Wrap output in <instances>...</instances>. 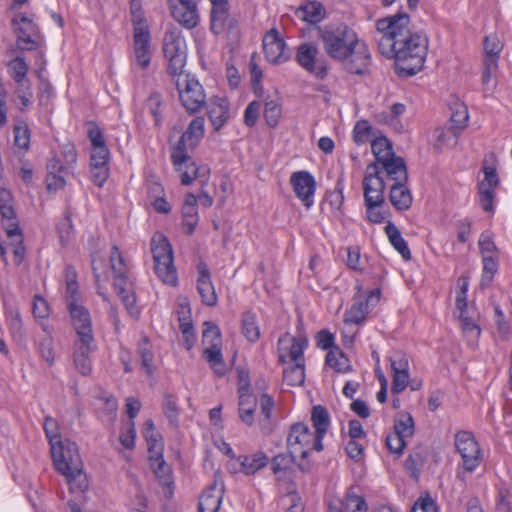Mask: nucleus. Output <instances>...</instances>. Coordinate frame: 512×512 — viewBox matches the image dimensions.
Instances as JSON below:
<instances>
[{
	"instance_id": "obj_19",
	"label": "nucleus",
	"mask_w": 512,
	"mask_h": 512,
	"mask_svg": "<svg viewBox=\"0 0 512 512\" xmlns=\"http://www.w3.org/2000/svg\"><path fill=\"white\" fill-rule=\"evenodd\" d=\"M344 61L348 72L358 75L367 73L371 64V56L367 45L358 39L357 44H355L348 58Z\"/></svg>"
},
{
	"instance_id": "obj_23",
	"label": "nucleus",
	"mask_w": 512,
	"mask_h": 512,
	"mask_svg": "<svg viewBox=\"0 0 512 512\" xmlns=\"http://www.w3.org/2000/svg\"><path fill=\"white\" fill-rule=\"evenodd\" d=\"M311 421L315 429L314 433L316 434L315 450L320 452L323 450L322 439L330 425V417L327 409L322 405L314 406L311 411Z\"/></svg>"
},
{
	"instance_id": "obj_59",
	"label": "nucleus",
	"mask_w": 512,
	"mask_h": 512,
	"mask_svg": "<svg viewBox=\"0 0 512 512\" xmlns=\"http://www.w3.org/2000/svg\"><path fill=\"white\" fill-rule=\"evenodd\" d=\"M14 144L21 149L28 150L30 146V129L25 123L15 125Z\"/></svg>"
},
{
	"instance_id": "obj_39",
	"label": "nucleus",
	"mask_w": 512,
	"mask_h": 512,
	"mask_svg": "<svg viewBox=\"0 0 512 512\" xmlns=\"http://www.w3.org/2000/svg\"><path fill=\"white\" fill-rule=\"evenodd\" d=\"M203 355L218 376H223L226 373V365L223 361L221 346H205Z\"/></svg>"
},
{
	"instance_id": "obj_2",
	"label": "nucleus",
	"mask_w": 512,
	"mask_h": 512,
	"mask_svg": "<svg viewBox=\"0 0 512 512\" xmlns=\"http://www.w3.org/2000/svg\"><path fill=\"white\" fill-rule=\"evenodd\" d=\"M318 32L326 54L337 61L347 59L357 44L356 33L347 25L318 27Z\"/></svg>"
},
{
	"instance_id": "obj_30",
	"label": "nucleus",
	"mask_w": 512,
	"mask_h": 512,
	"mask_svg": "<svg viewBox=\"0 0 512 512\" xmlns=\"http://www.w3.org/2000/svg\"><path fill=\"white\" fill-rule=\"evenodd\" d=\"M208 116L215 130H219L229 118V105L225 99L216 98L208 105Z\"/></svg>"
},
{
	"instance_id": "obj_4",
	"label": "nucleus",
	"mask_w": 512,
	"mask_h": 512,
	"mask_svg": "<svg viewBox=\"0 0 512 512\" xmlns=\"http://www.w3.org/2000/svg\"><path fill=\"white\" fill-rule=\"evenodd\" d=\"M163 53L168 61L167 72L171 76H181L187 59V46L181 32L176 28L165 32Z\"/></svg>"
},
{
	"instance_id": "obj_62",
	"label": "nucleus",
	"mask_w": 512,
	"mask_h": 512,
	"mask_svg": "<svg viewBox=\"0 0 512 512\" xmlns=\"http://www.w3.org/2000/svg\"><path fill=\"white\" fill-rule=\"evenodd\" d=\"M163 409L166 417L168 418L171 425L177 424L178 419V407L176 399L173 395L166 393L164 395Z\"/></svg>"
},
{
	"instance_id": "obj_57",
	"label": "nucleus",
	"mask_w": 512,
	"mask_h": 512,
	"mask_svg": "<svg viewBox=\"0 0 512 512\" xmlns=\"http://www.w3.org/2000/svg\"><path fill=\"white\" fill-rule=\"evenodd\" d=\"M45 435L49 440L50 447L55 444H59L61 441V435L59 433V424L56 419L51 416L45 417L44 421Z\"/></svg>"
},
{
	"instance_id": "obj_16",
	"label": "nucleus",
	"mask_w": 512,
	"mask_h": 512,
	"mask_svg": "<svg viewBox=\"0 0 512 512\" xmlns=\"http://www.w3.org/2000/svg\"><path fill=\"white\" fill-rule=\"evenodd\" d=\"M110 269L114 274V288L118 295L132 291V284L127 277V268L124 258L118 248L114 245L110 254Z\"/></svg>"
},
{
	"instance_id": "obj_44",
	"label": "nucleus",
	"mask_w": 512,
	"mask_h": 512,
	"mask_svg": "<svg viewBox=\"0 0 512 512\" xmlns=\"http://www.w3.org/2000/svg\"><path fill=\"white\" fill-rule=\"evenodd\" d=\"M138 354L141 358V366L145 369L148 376L153 374V359L154 354L151 349V344L148 337L143 336L138 345Z\"/></svg>"
},
{
	"instance_id": "obj_38",
	"label": "nucleus",
	"mask_w": 512,
	"mask_h": 512,
	"mask_svg": "<svg viewBox=\"0 0 512 512\" xmlns=\"http://www.w3.org/2000/svg\"><path fill=\"white\" fill-rule=\"evenodd\" d=\"M241 471L247 475L256 473L268 463V458L263 452H257L253 455L239 457Z\"/></svg>"
},
{
	"instance_id": "obj_54",
	"label": "nucleus",
	"mask_w": 512,
	"mask_h": 512,
	"mask_svg": "<svg viewBox=\"0 0 512 512\" xmlns=\"http://www.w3.org/2000/svg\"><path fill=\"white\" fill-rule=\"evenodd\" d=\"M394 433L404 438L411 437L414 433V421L410 414L403 415L394 423Z\"/></svg>"
},
{
	"instance_id": "obj_14",
	"label": "nucleus",
	"mask_w": 512,
	"mask_h": 512,
	"mask_svg": "<svg viewBox=\"0 0 512 512\" xmlns=\"http://www.w3.org/2000/svg\"><path fill=\"white\" fill-rule=\"evenodd\" d=\"M306 346V338L294 337L289 333H284L278 339L279 361L284 364L286 363V357L289 356L290 360L294 363H304L303 352Z\"/></svg>"
},
{
	"instance_id": "obj_41",
	"label": "nucleus",
	"mask_w": 512,
	"mask_h": 512,
	"mask_svg": "<svg viewBox=\"0 0 512 512\" xmlns=\"http://www.w3.org/2000/svg\"><path fill=\"white\" fill-rule=\"evenodd\" d=\"M83 465L78 467L77 470H68L62 473L69 484L70 491L72 493L79 492L83 493L88 489V479L86 474L83 473Z\"/></svg>"
},
{
	"instance_id": "obj_61",
	"label": "nucleus",
	"mask_w": 512,
	"mask_h": 512,
	"mask_svg": "<svg viewBox=\"0 0 512 512\" xmlns=\"http://www.w3.org/2000/svg\"><path fill=\"white\" fill-rule=\"evenodd\" d=\"M436 133V140L441 145H447L451 141L453 144H456L458 137L460 136L459 129L454 128L453 126H447L441 129H437L435 131Z\"/></svg>"
},
{
	"instance_id": "obj_10",
	"label": "nucleus",
	"mask_w": 512,
	"mask_h": 512,
	"mask_svg": "<svg viewBox=\"0 0 512 512\" xmlns=\"http://www.w3.org/2000/svg\"><path fill=\"white\" fill-rule=\"evenodd\" d=\"M14 32L17 35V47L21 51H32L38 46L37 28L33 21L24 14H17L12 19Z\"/></svg>"
},
{
	"instance_id": "obj_48",
	"label": "nucleus",
	"mask_w": 512,
	"mask_h": 512,
	"mask_svg": "<svg viewBox=\"0 0 512 512\" xmlns=\"http://www.w3.org/2000/svg\"><path fill=\"white\" fill-rule=\"evenodd\" d=\"M283 380L290 386H300L305 380L304 363L297 362L283 371Z\"/></svg>"
},
{
	"instance_id": "obj_20",
	"label": "nucleus",
	"mask_w": 512,
	"mask_h": 512,
	"mask_svg": "<svg viewBox=\"0 0 512 512\" xmlns=\"http://www.w3.org/2000/svg\"><path fill=\"white\" fill-rule=\"evenodd\" d=\"M380 299V289L376 288L369 292L363 300L357 299L351 308L346 311L344 321L347 324H361L369 311L370 306L376 305Z\"/></svg>"
},
{
	"instance_id": "obj_60",
	"label": "nucleus",
	"mask_w": 512,
	"mask_h": 512,
	"mask_svg": "<svg viewBox=\"0 0 512 512\" xmlns=\"http://www.w3.org/2000/svg\"><path fill=\"white\" fill-rule=\"evenodd\" d=\"M10 245H12L14 247L13 248L14 263H15V265L19 266L23 262V260L25 258V253H26L22 230L19 231V233L15 232V234L13 235V238L10 239Z\"/></svg>"
},
{
	"instance_id": "obj_25",
	"label": "nucleus",
	"mask_w": 512,
	"mask_h": 512,
	"mask_svg": "<svg viewBox=\"0 0 512 512\" xmlns=\"http://www.w3.org/2000/svg\"><path fill=\"white\" fill-rule=\"evenodd\" d=\"M410 22L407 13H397L396 15L379 19L376 22V29L379 35L391 34V32H405V28Z\"/></svg>"
},
{
	"instance_id": "obj_17",
	"label": "nucleus",
	"mask_w": 512,
	"mask_h": 512,
	"mask_svg": "<svg viewBox=\"0 0 512 512\" xmlns=\"http://www.w3.org/2000/svg\"><path fill=\"white\" fill-rule=\"evenodd\" d=\"M263 49L266 59L272 64L286 62L290 55L286 51L285 41L276 29H271L263 38Z\"/></svg>"
},
{
	"instance_id": "obj_34",
	"label": "nucleus",
	"mask_w": 512,
	"mask_h": 512,
	"mask_svg": "<svg viewBox=\"0 0 512 512\" xmlns=\"http://www.w3.org/2000/svg\"><path fill=\"white\" fill-rule=\"evenodd\" d=\"M372 153L375 156V162L380 167V163L395 156L392 144L386 137H377L371 142Z\"/></svg>"
},
{
	"instance_id": "obj_6",
	"label": "nucleus",
	"mask_w": 512,
	"mask_h": 512,
	"mask_svg": "<svg viewBox=\"0 0 512 512\" xmlns=\"http://www.w3.org/2000/svg\"><path fill=\"white\" fill-rule=\"evenodd\" d=\"M177 77L176 88L183 107L190 114L197 113L206 103L202 85L188 74Z\"/></svg>"
},
{
	"instance_id": "obj_27",
	"label": "nucleus",
	"mask_w": 512,
	"mask_h": 512,
	"mask_svg": "<svg viewBox=\"0 0 512 512\" xmlns=\"http://www.w3.org/2000/svg\"><path fill=\"white\" fill-rule=\"evenodd\" d=\"M407 182L394 183L390 188L389 200L398 211L408 210L412 205V195L406 187Z\"/></svg>"
},
{
	"instance_id": "obj_33",
	"label": "nucleus",
	"mask_w": 512,
	"mask_h": 512,
	"mask_svg": "<svg viewBox=\"0 0 512 512\" xmlns=\"http://www.w3.org/2000/svg\"><path fill=\"white\" fill-rule=\"evenodd\" d=\"M129 10L134 33H150L141 0H130Z\"/></svg>"
},
{
	"instance_id": "obj_51",
	"label": "nucleus",
	"mask_w": 512,
	"mask_h": 512,
	"mask_svg": "<svg viewBox=\"0 0 512 512\" xmlns=\"http://www.w3.org/2000/svg\"><path fill=\"white\" fill-rule=\"evenodd\" d=\"M91 265L95 282L97 284V287L100 288V283L106 282L109 279L106 260L99 255L93 254Z\"/></svg>"
},
{
	"instance_id": "obj_32",
	"label": "nucleus",
	"mask_w": 512,
	"mask_h": 512,
	"mask_svg": "<svg viewBox=\"0 0 512 512\" xmlns=\"http://www.w3.org/2000/svg\"><path fill=\"white\" fill-rule=\"evenodd\" d=\"M180 173L181 184L190 185L194 180L199 179L202 184L206 183L210 174L208 166H196L191 160L184 164L183 170Z\"/></svg>"
},
{
	"instance_id": "obj_31",
	"label": "nucleus",
	"mask_w": 512,
	"mask_h": 512,
	"mask_svg": "<svg viewBox=\"0 0 512 512\" xmlns=\"http://www.w3.org/2000/svg\"><path fill=\"white\" fill-rule=\"evenodd\" d=\"M134 52L137 63L142 69L150 64V33H134Z\"/></svg>"
},
{
	"instance_id": "obj_40",
	"label": "nucleus",
	"mask_w": 512,
	"mask_h": 512,
	"mask_svg": "<svg viewBox=\"0 0 512 512\" xmlns=\"http://www.w3.org/2000/svg\"><path fill=\"white\" fill-rule=\"evenodd\" d=\"M188 149H191L188 145V140L181 135L171 153V160L176 171H182L184 164L191 160L190 156L187 154Z\"/></svg>"
},
{
	"instance_id": "obj_15",
	"label": "nucleus",
	"mask_w": 512,
	"mask_h": 512,
	"mask_svg": "<svg viewBox=\"0 0 512 512\" xmlns=\"http://www.w3.org/2000/svg\"><path fill=\"white\" fill-rule=\"evenodd\" d=\"M290 183L296 196L303 202L304 206L310 208L316 190V181L308 171L294 172L290 177Z\"/></svg>"
},
{
	"instance_id": "obj_35",
	"label": "nucleus",
	"mask_w": 512,
	"mask_h": 512,
	"mask_svg": "<svg viewBox=\"0 0 512 512\" xmlns=\"http://www.w3.org/2000/svg\"><path fill=\"white\" fill-rule=\"evenodd\" d=\"M385 232L392 246L401 254L405 260L411 259V252L405 239L401 236L400 230L392 223L388 222Z\"/></svg>"
},
{
	"instance_id": "obj_37",
	"label": "nucleus",
	"mask_w": 512,
	"mask_h": 512,
	"mask_svg": "<svg viewBox=\"0 0 512 512\" xmlns=\"http://www.w3.org/2000/svg\"><path fill=\"white\" fill-rule=\"evenodd\" d=\"M256 398L250 393H241L239 395V416L245 424L251 426L254 423V412L256 408Z\"/></svg>"
},
{
	"instance_id": "obj_52",
	"label": "nucleus",
	"mask_w": 512,
	"mask_h": 512,
	"mask_svg": "<svg viewBox=\"0 0 512 512\" xmlns=\"http://www.w3.org/2000/svg\"><path fill=\"white\" fill-rule=\"evenodd\" d=\"M202 343L205 346H221V332L217 325L213 322H204V329L202 332Z\"/></svg>"
},
{
	"instance_id": "obj_56",
	"label": "nucleus",
	"mask_w": 512,
	"mask_h": 512,
	"mask_svg": "<svg viewBox=\"0 0 512 512\" xmlns=\"http://www.w3.org/2000/svg\"><path fill=\"white\" fill-rule=\"evenodd\" d=\"M295 453L289 451L288 454L280 453L272 458L271 468L275 475L279 472L286 471L295 462Z\"/></svg>"
},
{
	"instance_id": "obj_21",
	"label": "nucleus",
	"mask_w": 512,
	"mask_h": 512,
	"mask_svg": "<svg viewBox=\"0 0 512 512\" xmlns=\"http://www.w3.org/2000/svg\"><path fill=\"white\" fill-rule=\"evenodd\" d=\"M393 371L392 393L399 394L405 390L409 381L408 359L402 353H396L390 358Z\"/></svg>"
},
{
	"instance_id": "obj_11",
	"label": "nucleus",
	"mask_w": 512,
	"mask_h": 512,
	"mask_svg": "<svg viewBox=\"0 0 512 512\" xmlns=\"http://www.w3.org/2000/svg\"><path fill=\"white\" fill-rule=\"evenodd\" d=\"M319 50L313 43H303L297 49L298 63L309 73L314 74L319 79H324L327 75V66L323 59L317 58Z\"/></svg>"
},
{
	"instance_id": "obj_18",
	"label": "nucleus",
	"mask_w": 512,
	"mask_h": 512,
	"mask_svg": "<svg viewBox=\"0 0 512 512\" xmlns=\"http://www.w3.org/2000/svg\"><path fill=\"white\" fill-rule=\"evenodd\" d=\"M96 350V343L94 338L82 337V340H75L73 361L75 368L83 376L90 375L92 371V362L90 353Z\"/></svg>"
},
{
	"instance_id": "obj_8",
	"label": "nucleus",
	"mask_w": 512,
	"mask_h": 512,
	"mask_svg": "<svg viewBox=\"0 0 512 512\" xmlns=\"http://www.w3.org/2000/svg\"><path fill=\"white\" fill-rule=\"evenodd\" d=\"M50 451L55 468L61 474L71 469L77 470L82 466L77 445L74 442L61 441L59 444L52 445Z\"/></svg>"
},
{
	"instance_id": "obj_3",
	"label": "nucleus",
	"mask_w": 512,
	"mask_h": 512,
	"mask_svg": "<svg viewBox=\"0 0 512 512\" xmlns=\"http://www.w3.org/2000/svg\"><path fill=\"white\" fill-rule=\"evenodd\" d=\"M151 253L154 260V271L165 284H177V271L173 263V250L169 241L163 235H155L151 239Z\"/></svg>"
},
{
	"instance_id": "obj_45",
	"label": "nucleus",
	"mask_w": 512,
	"mask_h": 512,
	"mask_svg": "<svg viewBox=\"0 0 512 512\" xmlns=\"http://www.w3.org/2000/svg\"><path fill=\"white\" fill-rule=\"evenodd\" d=\"M341 508L345 512H367L368 506L364 498L356 495L350 488L341 501Z\"/></svg>"
},
{
	"instance_id": "obj_42",
	"label": "nucleus",
	"mask_w": 512,
	"mask_h": 512,
	"mask_svg": "<svg viewBox=\"0 0 512 512\" xmlns=\"http://www.w3.org/2000/svg\"><path fill=\"white\" fill-rule=\"evenodd\" d=\"M326 364L340 373H345L351 370V365L348 357L338 347L329 350L326 355Z\"/></svg>"
},
{
	"instance_id": "obj_50",
	"label": "nucleus",
	"mask_w": 512,
	"mask_h": 512,
	"mask_svg": "<svg viewBox=\"0 0 512 512\" xmlns=\"http://www.w3.org/2000/svg\"><path fill=\"white\" fill-rule=\"evenodd\" d=\"M377 41L380 53L384 56L395 59L398 44V33L391 32V34L380 35V38H378Z\"/></svg>"
},
{
	"instance_id": "obj_64",
	"label": "nucleus",
	"mask_w": 512,
	"mask_h": 512,
	"mask_svg": "<svg viewBox=\"0 0 512 512\" xmlns=\"http://www.w3.org/2000/svg\"><path fill=\"white\" fill-rule=\"evenodd\" d=\"M91 179L95 185L102 187L109 176L107 164L90 163Z\"/></svg>"
},
{
	"instance_id": "obj_49",
	"label": "nucleus",
	"mask_w": 512,
	"mask_h": 512,
	"mask_svg": "<svg viewBox=\"0 0 512 512\" xmlns=\"http://www.w3.org/2000/svg\"><path fill=\"white\" fill-rule=\"evenodd\" d=\"M8 73L11 78L15 82H23V80H28V65L25 62L24 58L21 56H16L14 59L10 60L7 64Z\"/></svg>"
},
{
	"instance_id": "obj_43",
	"label": "nucleus",
	"mask_w": 512,
	"mask_h": 512,
	"mask_svg": "<svg viewBox=\"0 0 512 512\" xmlns=\"http://www.w3.org/2000/svg\"><path fill=\"white\" fill-rule=\"evenodd\" d=\"M204 118L203 117H195L186 131L182 134L185 139L188 140V145L191 149H194L200 142V140L204 136Z\"/></svg>"
},
{
	"instance_id": "obj_22",
	"label": "nucleus",
	"mask_w": 512,
	"mask_h": 512,
	"mask_svg": "<svg viewBox=\"0 0 512 512\" xmlns=\"http://www.w3.org/2000/svg\"><path fill=\"white\" fill-rule=\"evenodd\" d=\"M67 308L71 316L72 325L77 334L76 340H82L84 335L85 337L94 338L89 311L80 304H72V306Z\"/></svg>"
},
{
	"instance_id": "obj_28",
	"label": "nucleus",
	"mask_w": 512,
	"mask_h": 512,
	"mask_svg": "<svg viewBox=\"0 0 512 512\" xmlns=\"http://www.w3.org/2000/svg\"><path fill=\"white\" fill-rule=\"evenodd\" d=\"M212 9L210 14V29L215 35L224 32L225 20L227 19L228 1L210 0Z\"/></svg>"
},
{
	"instance_id": "obj_36",
	"label": "nucleus",
	"mask_w": 512,
	"mask_h": 512,
	"mask_svg": "<svg viewBox=\"0 0 512 512\" xmlns=\"http://www.w3.org/2000/svg\"><path fill=\"white\" fill-rule=\"evenodd\" d=\"M178 321H179V329L185 335V342L187 344V349H190L192 346V342L190 341V337L193 338V324L191 319V312L188 303H182L179 305L177 310Z\"/></svg>"
},
{
	"instance_id": "obj_5",
	"label": "nucleus",
	"mask_w": 512,
	"mask_h": 512,
	"mask_svg": "<svg viewBox=\"0 0 512 512\" xmlns=\"http://www.w3.org/2000/svg\"><path fill=\"white\" fill-rule=\"evenodd\" d=\"M454 443L463 465V472H459L458 477L463 479L465 472H473L480 465L481 449L470 431L457 432Z\"/></svg>"
},
{
	"instance_id": "obj_53",
	"label": "nucleus",
	"mask_w": 512,
	"mask_h": 512,
	"mask_svg": "<svg viewBox=\"0 0 512 512\" xmlns=\"http://www.w3.org/2000/svg\"><path fill=\"white\" fill-rule=\"evenodd\" d=\"M147 106L149 108L150 113L154 118L155 126L159 127L162 124V111L161 107L163 105L162 97L158 92H152L147 101Z\"/></svg>"
},
{
	"instance_id": "obj_7",
	"label": "nucleus",
	"mask_w": 512,
	"mask_h": 512,
	"mask_svg": "<svg viewBox=\"0 0 512 512\" xmlns=\"http://www.w3.org/2000/svg\"><path fill=\"white\" fill-rule=\"evenodd\" d=\"M316 434L308 425L298 422L290 427L287 437V447L291 453H300L301 459L308 457L310 451L315 450Z\"/></svg>"
},
{
	"instance_id": "obj_46",
	"label": "nucleus",
	"mask_w": 512,
	"mask_h": 512,
	"mask_svg": "<svg viewBox=\"0 0 512 512\" xmlns=\"http://www.w3.org/2000/svg\"><path fill=\"white\" fill-rule=\"evenodd\" d=\"M242 334L251 342L257 341L260 337L256 315L249 311L242 316Z\"/></svg>"
},
{
	"instance_id": "obj_1",
	"label": "nucleus",
	"mask_w": 512,
	"mask_h": 512,
	"mask_svg": "<svg viewBox=\"0 0 512 512\" xmlns=\"http://www.w3.org/2000/svg\"><path fill=\"white\" fill-rule=\"evenodd\" d=\"M395 54V72L399 76H413L424 66L428 50V38L421 33H411L408 26L405 32L398 33Z\"/></svg>"
},
{
	"instance_id": "obj_29",
	"label": "nucleus",
	"mask_w": 512,
	"mask_h": 512,
	"mask_svg": "<svg viewBox=\"0 0 512 512\" xmlns=\"http://www.w3.org/2000/svg\"><path fill=\"white\" fill-rule=\"evenodd\" d=\"M296 16L310 24H317L325 17V8L318 1H308L295 11Z\"/></svg>"
},
{
	"instance_id": "obj_47",
	"label": "nucleus",
	"mask_w": 512,
	"mask_h": 512,
	"mask_svg": "<svg viewBox=\"0 0 512 512\" xmlns=\"http://www.w3.org/2000/svg\"><path fill=\"white\" fill-rule=\"evenodd\" d=\"M452 114L450 118L451 126L459 129V132L467 126L469 119L468 110L464 103L455 101L451 106Z\"/></svg>"
},
{
	"instance_id": "obj_58",
	"label": "nucleus",
	"mask_w": 512,
	"mask_h": 512,
	"mask_svg": "<svg viewBox=\"0 0 512 512\" xmlns=\"http://www.w3.org/2000/svg\"><path fill=\"white\" fill-rule=\"evenodd\" d=\"M372 136V127L366 120H360L356 123L353 130L354 141L358 144H364L370 140Z\"/></svg>"
},
{
	"instance_id": "obj_63",
	"label": "nucleus",
	"mask_w": 512,
	"mask_h": 512,
	"mask_svg": "<svg viewBox=\"0 0 512 512\" xmlns=\"http://www.w3.org/2000/svg\"><path fill=\"white\" fill-rule=\"evenodd\" d=\"M183 228L186 234L191 235L198 224L197 208L182 207Z\"/></svg>"
},
{
	"instance_id": "obj_13",
	"label": "nucleus",
	"mask_w": 512,
	"mask_h": 512,
	"mask_svg": "<svg viewBox=\"0 0 512 512\" xmlns=\"http://www.w3.org/2000/svg\"><path fill=\"white\" fill-rule=\"evenodd\" d=\"M172 17L183 27L193 29L198 25L199 15L195 0H168Z\"/></svg>"
},
{
	"instance_id": "obj_26",
	"label": "nucleus",
	"mask_w": 512,
	"mask_h": 512,
	"mask_svg": "<svg viewBox=\"0 0 512 512\" xmlns=\"http://www.w3.org/2000/svg\"><path fill=\"white\" fill-rule=\"evenodd\" d=\"M380 170L385 171L386 176L393 180L394 183L407 182L408 172L404 159L400 156H393L388 160L380 163Z\"/></svg>"
},
{
	"instance_id": "obj_55",
	"label": "nucleus",
	"mask_w": 512,
	"mask_h": 512,
	"mask_svg": "<svg viewBox=\"0 0 512 512\" xmlns=\"http://www.w3.org/2000/svg\"><path fill=\"white\" fill-rule=\"evenodd\" d=\"M282 114L281 106L274 100L266 101L264 107V118L270 127H275Z\"/></svg>"
},
{
	"instance_id": "obj_12",
	"label": "nucleus",
	"mask_w": 512,
	"mask_h": 512,
	"mask_svg": "<svg viewBox=\"0 0 512 512\" xmlns=\"http://www.w3.org/2000/svg\"><path fill=\"white\" fill-rule=\"evenodd\" d=\"M0 215L1 224L9 239L13 238L15 232L21 231L19 220L13 205V196L5 188L0 189Z\"/></svg>"
},
{
	"instance_id": "obj_24",
	"label": "nucleus",
	"mask_w": 512,
	"mask_h": 512,
	"mask_svg": "<svg viewBox=\"0 0 512 512\" xmlns=\"http://www.w3.org/2000/svg\"><path fill=\"white\" fill-rule=\"evenodd\" d=\"M199 278L197 281L198 293L201 296L203 304L206 306H215L217 304V295L210 279V272L205 263L198 265Z\"/></svg>"
},
{
	"instance_id": "obj_9",
	"label": "nucleus",
	"mask_w": 512,
	"mask_h": 512,
	"mask_svg": "<svg viewBox=\"0 0 512 512\" xmlns=\"http://www.w3.org/2000/svg\"><path fill=\"white\" fill-rule=\"evenodd\" d=\"M384 191L385 182L380 167L377 164H369L363 178L364 202H368L369 205H372V201L375 204H384Z\"/></svg>"
}]
</instances>
